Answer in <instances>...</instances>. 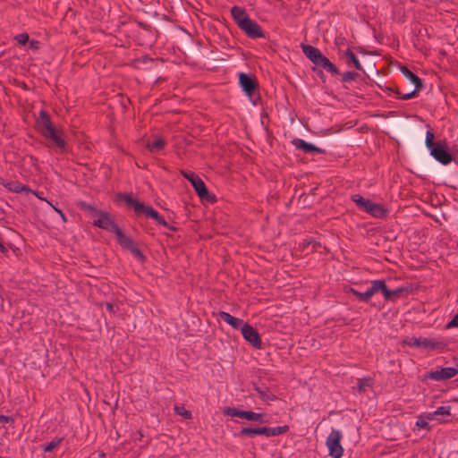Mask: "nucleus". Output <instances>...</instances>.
I'll return each instance as SVG.
<instances>
[{"instance_id":"f257e3e1","label":"nucleus","mask_w":458,"mask_h":458,"mask_svg":"<svg viewBox=\"0 0 458 458\" xmlns=\"http://www.w3.org/2000/svg\"><path fill=\"white\" fill-rule=\"evenodd\" d=\"M36 127L45 138L50 139L56 147L61 149L65 148L66 143L63 139V131L55 128L49 114L45 110L40 111L39 115L36 120Z\"/></svg>"},{"instance_id":"f03ea898","label":"nucleus","mask_w":458,"mask_h":458,"mask_svg":"<svg viewBox=\"0 0 458 458\" xmlns=\"http://www.w3.org/2000/svg\"><path fill=\"white\" fill-rule=\"evenodd\" d=\"M301 47L306 57L317 67L326 70L332 75H338L340 73L337 67L318 48L305 44H301Z\"/></svg>"},{"instance_id":"7ed1b4c3","label":"nucleus","mask_w":458,"mask_h":458,"mask_svg":"<svg viewBox=\"0 0 458 458\" xmlns=\"http://www.w3.org/2000/svg\"><path fill=\"white\" fill-rule=\"evenodd\" d=\"M120 197L125 201V203L134 209L137 215L144 214L146 216H149L154 219L158 225L165 227H169L165 218L158 214L153 208L146 206L144 203L140 202L137 199L133 198L132 194H123Z\"/></svg>"},{"instance_id":"20e7f679","label":"nucleus","mask_w":458,"mask_h":458,"mask_svg":"<svg viewBox=\"0 0 458 458\" xmlns=\"http://www.w3.org/2000/svg\"><path fill=\"white\" fill-rule=\"evenodd\" d=\"M182 174L192 184L195 191L201 199L214 203L216 198L214 194L208 192L204 182L193 172L182 171Z\"/></svg>"},{"instance_id":"39448f33","label":"nucleus","mask_w":458,"mask_h":458,"mask_svg":"<svg viewBox=\"0 0 458 458\" xmlns=\"http://www.w3.org/2000/svg\"><path fill=\"white\" fill-rule=\"evenodd\" d=\"M403 343L411 347H418L427 350L444 349L446 346V344L444 341L427 337H409L405 339Z\"/></svg>"},{"instance_id":"423d86ee","label":"nucleus","mask_w":458,"mask_h":458,"mask_svg":"<svg viewBox=\"0 0 458 458\" xmlns=\"http://www.w3.org/2000/svg\"><path fill=\"white\" fill-rule=\"evenodd\" d=\"M343 435L340 430L333 428L327 437L326 445L328 448V454L333 458H341L344 454V448L341 445Z\"/></svg>"},{"instance_id":"0eeeda50","label":"nucleus","mask_w":458,"mask_h":458,"mask_svg":"<svg viewBox=\"0 0 458 458\" xmlns=\"http://www.w3.org/2000/svg\"><path fill=\"white\" fill-rule=\"evenodd\" d=\"M114 234L116 236L118 243L126 250H129L131 254L139 259L140 260L143 261L145 259V256L142 254V252L135 246V243L133 240L125 235L121 228H118Z\"/></svg>"},{"instance_id":"6e6552de","label":"nucleus","mask_w":458,"mask_h":458,"mask_svg":"<svg viewBox=\"0 0 458 458\" xmlns=\"http://www.w3.org/2000/svg\"><path fill=\"white\" fill-rule=\"evenodd\" d=\"M239 28L250 38H265L261 27L250 18L242 21Z\"/></svg>"},{"instance_id":"1a4fd4ad","label":"nucleus","mask_w":458,"mask_h":458,"mask_svg":"<svg viewBox=\"0 0 458 458\" xmlns=\"http://www.w3.org/2000/svg\"><path fill=\"white\" fill-rule=\"evenodd\" d=\"M224 414L231 417H239L252 421L264 422L263 415L250 411H241L234 407H226L224 409Z\"/></svg>"},{"instance_id":"9d476101","label":"nucleus","mask_w":458,"mask_h":458,"mask_svg":"<svg viewBox=\"0 0 458 458\" xmlns=\"http://www.w3.org/2000/svg\"><path fill=\"white\" fill-rule=\"evenodd\" d=\"M241 332L244 339L251 344L253 347L258 349L261 347L260 336L252 326L245 323V325H242Z\"/></svg>"},{"instance_id":"9b49d317","label":"nucleus","mask_w":458,"mask_h":458,"mask_svg":"<svg viewBox=\"0 0 458 458\" xmlns=\"http://www.w3.org/2000/svg\"><path fill=\"white\" fill-rule=\"evenodd\" d=\"M457 374H458L457 368L446 367V368H442L441 369L430 371L427 375V377L436 380V381H441V380H446V379L454 377Z\"/></svg>"},{"instance_id":"f8f14e48","label":"nucleus","mask_w":458,"mask_h":458,"mask_svg":"<svg viewBox=\"0 0 458 458\" xmlns=\"http://www.w3.org/2000/svg\"><path fill=\"white\" fill-rule=\"evenodd\" d=\"M239 82L242 89V90L250 97L251 98L252 95L255 94V92L258 89V83L251 76L241 72L239 74Z\"/></svg>"},{"instance_id":"ddd939ff","label":"nucleus","mask_w":458,"mask_h":458,"mask_svg":"<svg viewBox=\"0 0 458 458\" xmlns=\"http://www.w3.org/2000/svg\"><path fill=\"white\" fill-rule=\"evenodd\" d=\"M94 225L101 229L114 232L119 228L117 224L112 219L111 216L106 212H101L98 219L94 221Z\"/></svg>"},{"instance_id":"4468645a","label":"nucleus","mask_w":458,"mask_h":458,"mask_svg":"<svg viewBox=\"0 0 458 458\" xmlns=\"http://www.w3.org/2000/svg\"><path fill=\"white\" fill-rule=\"evenodd\" d=\"M431 156L442 165H448L452 161V155L439 143L430 150Z\"/></svg>"},{"instance_id":"2eb2a0df","label":"nucleus","mask_w":458,"mask_h":458,"mask_svg":"<svg viewBox=\"0 0 458 458\" xmlns=\"http://www.w3.org/2000/svg\"><path fill=\"white\" fill-rule=\"evenodd\" d=\"M0 184L6 188L8 191L15 193H20L22 191L29 192L30 190L28 186L21 183L18 181H8L3 178H0Z\"/></svg>"},{"instance_id":"dca6fc26","label":"nucleus","mask_w":458,"mask_h":458,"mask_svg":"<svg viewBox=\"0 0 458 458\" xmlns=\"http://www.w3.org/2000/svg\"><path fill=\"white\" fill-rule=\"evenodd\" d=\"M363 211L376 218H381L386 215V210L380 204L373 203L369 199H368Z\"/></svg>"},{"instance_id":"f3484780","label":"nucleus","mask_w":458,"mask_h":458,"mask_svg":"<svg viewBox=\"0 0 458 458\" xmlns=\"http://www.w3.org/2000/svg\"><path fill=\"white\" fill-rule=\"evenodd\" d=\"M293 144L295 146L296 148L301 149L305 153H311V152L324 153L325 152L323 149L312 145L311 143H308L301 139L293 140Z\"/></svg>"},{"instance_id":"a211bd4d","label":"nucleus","mask_w":458,"mask_h":458,"mask_svg":"<svg viewBox=\"0 0 458 458\" xmlns=\"http://www.w3.org/2000/svg\"><path fill=\"white\" fill-rule=\"evenodd\" d=\"M218 316L223 321L229 324L234 329H241L242 325H245L242 319L234 318L228 312L219 311Z\"/></svg>"},{"instance_id":"6ab92c4d","label":"nucleus","mask_w":458,"mask_h":458,"mask_svg":"<svg viewBox=\"0 0 458 458\" xmlns=\"http://www.w3.org/2000/svg\"><path fill=\"white\" fill-rule=\"evenodd\" d=\"M239 437H255L263 435L267 437V427L262 428H242L239 432Z\"/></svg>"},{"instance_id":"aec40b11","label":"nucleus","mask_w":458,"mask_h":458,"mask_svg":"<svg viewBox=\"0 0 458 458\" xmlns=\"http://www.w3.org/2000/svg\"><path fill=\"white\" fill-rule=\"evenodd\" d=\"M166 145V141L161 138L157 137L152 141L146 144V148L152 153H157L162 150Z\"/></svg>"},{"instance_id":"412c9836","label":"nucleus","mask_w":458,"mask_h":458,"mask_svg":"<svg viewBox=\"0 0 458 458\" xmlns=\"http://www.w3.org/2000/svg\"><path fill=\"white\" fill-rule=\"evenodd\" d=\"M386 284L383 280H374L371 282V286L366 291L371 298L375 293H381L384 295Z\"/></svg>"},{"instance_id":"4be33fe9","label":"nucleus","mask_w":458,"mask_h":458,"mask_svg":"<svg viewBox=\"0 0 458 458\" xmlns=\"http://www.w3.org/2000/svg\"><path fill=\"white\" fill-rule=\"evenodd\" d=\"M231 14L235 21L238 27H240L241 21L246 19H249V15L246 13L245 10L239 7V6H233L231 9Z\"/></svg>"},{"instance_id":"5701e85b","label":"nucleus","mask_w":458,"mask_h":458,"mask_svg":"<svg viewBox=\"0 0 458 458\" xmlns=\"http://www.w3.org/2000/svg\"><path fill=\"white\" fill-rule=\"evenodd\" d=\"M401 72L415 86L416 89L422 87L421 80L407 67H402Z\"/></svg>"},{"instance_id":"b1692460","label":"nucleus","mask_w":458,"mask_h":458,"mask_svg":"<svg viewBox=\"0 0 458 458\" xmlns=\"http://www.w3.org/2000/svg\"><path fill=\"white\" fill-rule=\"evenodd\" d=\"M451 413L450 406H440L435 411L427 414L428 420H439L438 417L449 416Z\"/></svg>"},{"instance_id":"393cba45","label":"nucleus","mask_w":458,"mask_h":458,"mask_svg":"<svg viewBox=\"0 0 458 458\" xmlns=\"http://www.w3.org/2000/svg\"><path fill=\"white\" fill-rule=\"evenodd\" d=\"M254 389L256 390V392L262 400L275 401L276 399V396L274 394L270 393L267 387L261 388L257 385H254Z\"/></svg>"},{"instance_id":"a878e982","label":"nucleus","mask_w":458,"mask_h":458,"mask_svg":"<svg viewBox=\"0 0 458 458\" xmlns=\"http://www.w3.org/2000/svg\"><path fill=\"white\" fill-rule=\"evenodd\" d=\"M345 57L347 58V64H352L357 70L361 71L362 66L355 55V54L351 50L347 49V51L344 53Z\"/></svg>"},{"instance_id":"bb28decb","label":"nucleus","mask_w":458,"mask_h":458,"mask_svg":"<svg viewBox=\"0 0 458 458\" xmlns=\"http://www.w3.org/2000/svg\"><path fill=\"white\" fill-rule=\"evenodd\" d=\"M404 292L403 288H397L395 290H389L387 286L386 287L384 293V298L386 301L394 300L401 296V294Z\"/></svg>"},{"instance_id":"cd10ccee","label":"nucleus","mask_w":458,"mask_h":458,"mask_svg":"<svg viewBox=\"0 0 458 458\" xmlns=\"http://www.w3.org/2000/svg\"><path fill=\"white\" fill-rule=\"evenodd\" d=\"M289 427L286 425L275 428H267V437L279 436L286 433Z\"/></svg>"},{"instance_id":"c85d7f7f","label":"nucleus","mask_w":458,"mask_h":458,"mask_svg":"<svg viewBox=\"0 0 458 458\" xmlns=\"http://www.w3.org/2000/svg\"><path fill=\"white\" fill-rule=\"evenodd\" d=\"M174 411L176 414L182 416L186 420H191L192 417L191 412L186 410L183 406L175 405Z\"/></svg>"},{"instance_id":"c756f323","label":"nucleus","mask_w":458,"mask_h":458,"mask_svg":"<svg viewBox=\"0 0 458 458\" xmlns=\"http://www.w3.org/2000/svg\"><path fill=\"white\" fill-rule=\"evenodd\" d=\"M352 200L358 206L359 208H360L361 210L364 209L365 206H366V203L368 201V199H364L361 195L360 194H354L352 196Z\"/></svg>"},{"instance_id":"7c9ffc66","label":"nucleus","mask_w":458,"mask_h":458,"mask_svg":"<svg viewBox=\"0 0 458 458\" xmlns=\"http://www.w3.org/2000/svg\"><path fill=\"white\" fill-rule=\"evenodd\" d=\"M434 133L432 131L428 130L426 133V140H425V143H426V146L427 148L431 150L432 148L436 147L437 144L434 143Z\"/></svg>"},{"instance_id":"2f4dec72","label":"nucleus","mask_w":458,"mask_h":458,"mask_svg":"<svg viewBox=\"0 0 458 458\" xmlns=\"http://www.w3.org/2000/svg\"><path fill=\"white\" fill-rule=\"evenodd\" d=\"M350 293L356 296L360 301L368 302L370 300L369 293L367 292L360 293L353 288H351Z\"/></svg>"},{"instance_id":"473e14b6","label":"nucleus","mask_w":458,"mask_h":458,"mask_svg":"<svg viewBox=\"0 0 458 458\" xmlns=\"http://www.w3.org/2000/svg\"><path fill=\"white\" fill-rule=\"evenodd\" d=\"M428 420H429L427 419V415L426 416H419L417 419V421H416V426L420 428H425L427 430H429L430 427L428 422Z\"/></svg>"},{"instance_id":"72a5a7b5","label":"nucleus","mask_w":458,"mask_h":458,"mask_svg":"<svg viewBox=\"0 0 458 458\" xmlns=\"http://www.w3.org/2000/svg\"><path fill=\"white\" fill-rule=\"evenodd\" d=\"M371 386L370 378L359 379L357 389L359 392H365L366 388Z\"/></svg>"},{"instance_id":"f704fd0d","label":"nucleus","mask_w":458,"mask_h":458,"mask_svg":"<svg viewBox=\"0 0 458 458\" xmlns=\"http://www.w3.org/2000/svg\"><path fill=\"white\" fill-rule=\"evenodd\" d=\"M358 78V73L354 72H346L343 73L342 80L344 82H351Z\"/></svg>"},{"instance_id":"c9c22d12","label":"nucleus","mask_w":458,"mask_h":458,"mask_svg":"<svg viewBox=\"0 0 458 458\" xmlns=\"http://www.w3.org/2000/svg\"><path fill=\"white\" fill-rule=\"evenodd\" d=\"M61 441H62V439H61V438L51 441L50 443H48V444L44 447V451H45V452H51V451H52V450H54L56 446H58V445H59V444L61 443Z\"/></svg>"},{"instance_id":"e433bc0d","label":"nucleus","mask_w":458,"mask_h":458,"mask_svg":"<svg viewBox=\"0 0 458 458\" xmlns=\"http://www.w3.org/2000/svg\"><path fill=\"white\" fill-rule=\"evenodd\" d=\"M15 39L20 45H25L29 41V35L27 33H21L15 36Z\"/></svg>"},{"instance_id":"4c0bfd02","label":"nucleus","mask_w":458,"mask_h":458,"mask_svg":"<svg viewBox=\"0 0 458 458\" xmlns=\"http://www.w3.org/2000/svg\"><path fill=\"white\" fill-rule=\"evenodd\" d=\"M416 90L417 89H415L413 91L405 94H402L401 92L398 91L397 94L399 95V98L407 100L413 98L416 95Z\"/></svg>"},{"instance_id":"58836bf2","label":"nucleus","mask_w":458,"mask_h":458,"mask_svg":"<svg viewBox=\"0 0 458 458\" xmlns=\"http://www.w3.org/2000/svg\"><path fill=\"white\" fill-rule=\"evenodd\" d=\"M458 327V314H456L451 321H449L446 325L447 328L456 327Z\"/></svg>"},{"instance_id":"ea45409f","label":"nucleus","mask_w":458,"mask_h":458,"mask_svg":"<svg viewBox=\"0 0 458 458\" xmlns=\"http://www.w3.org/2000/svg\"><path fill=\"white\" fill-rule=\"evenodd\" d=\"M13 421V419L9 416L0 415V423H8Z\"/></svg>"},{"instance_id":"a19ab883","label":"nucleus","mask_w":458,"mask_h":458,"mask_svg":"<svg viewBox=\"0 0 458 458\" xmlns=\"http://www.w3.org/2000/svg\"><path fill=\"white\" fill-rule=\"evenodd\" d=\"M30 48L38 49V41L31 40L30 42Z\"/></svg>"},{"instance_id":"79ce46f5","label":"nucleus","mask_w":458,"mask_h":458,"mask_svg":"<svg viewBox=\"0 0 458 458\" xmlns=\"http://www.w3.org/2000/svg\"><path fill=\"white\" fill-rule=\"evenodd\" d=\"M56 213L60 216V217L62 218V220L64 222L67 221L66 216L64 214V212L61 209H56Z\"/></svg>"},{"instance_id":"37998d69","label":"nucleus","mask_w":458,"mask_h":458,"mask_svg":"<svg viewBox=\"0 0 458 458\" xmlns=\"http://www.w3.org/2000/svg\"><path fill=\"white\" fill-rule=\"evenodd\" d=\"M106 308L108 311L114 312V305L112 303H109V302L106 303Z\"/></svg>"},{"instance_id":"c03bdc74","label":"nucleus","mask_w":458,"mask_h":458,"mask_svg":"<svg viewBox=\"0 0 458 458\" xmlns=\"http://www.w3.org/2000/svg\"><path fill=\"white\" fill-rule=\"evenodd\" d=\"M6 250L5 247L3 245L2 242H0V251L4 252Z\"/></svg>"},{"instance_id":"a18cd8bd","label":"nucleus","mask_w":458,"mask_h":458,"mask_svg":"<svg viewBox=\"0 0 458 458\" xmlns=\"http://www.w3.org/2000/svg\"><path fill=\"white\" fill-rule=\"evenodd\" d=\"M48 205H50L53 209L56 212V209H59L58 208L55 207L52 203H50L48 200H46Z\"/></svg>"},{"instance_id":"49530a36","label":"nucleus","mask_w":458,"mask_h":458,"mask_svg":"<svg viewBox=\"0 0 458 458\" xmlns=\"http://www.w3.org/2000/svg\"><path fill=\"white\" fill-rule=\"evenodd\" d=\"M142 437H143V435L140 432H139L138 438L140 440L142 438Z\"/></svg>"},{"instance_id":"de8ad7c7","label":"nucleus","mask_w":458,"mask_h":458,"mask_svg":"<svg viewBox=\"0 0 458 458\" xmlns=\"http://www.w3.org/2000/svg\"><path fill=\"white\" fill-rule=\"evenodd\" d=\"M36 195H37V197H38V199H43V200H45V201L47 200V199H45L41 198V195H38V194H36Z\"/></svg>"}]
</instances>
